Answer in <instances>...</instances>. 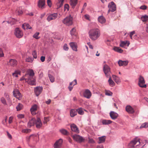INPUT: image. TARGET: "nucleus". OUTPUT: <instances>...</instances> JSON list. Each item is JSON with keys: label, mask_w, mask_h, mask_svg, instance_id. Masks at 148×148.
I'll use <instances>...</instances> for the list:
<instances>
[{"label": "nucleus", "mask_w": 148, "mask_h": 148, "mask_svg": "<svg viewBox=\"0 0 148 148\" xmlns=\"http://www.w3.org/2000/svg\"><path fill=\"white\" fill-rule=\"evenodd\" d=\"M57 13H54L49 14L47 18V21L49 22L50 21L55 19L58 17Z\"/></svg>", "instance_id": "10"}, {"label": "nucleus", "mask_w": 148, "mask_h": 148, "mask_svg": "<svg viewBox=\"0 0 148 148\" xmlns=\"http://www.w3.org/2000/svg\"><path fill=\"white\" fill-rule=\"evenodd\" d=\"M32 55L34 58L36 59L37 58L36 52V51L34 50L32 52Z\"/></svg>", "instance_id": "46"}, {"label": "nucleus", "mask_w": 148, "mask_h": 148, "mask_svg": "<svg viewBox=\"0 0 148 148\" xmlns=\"http://www.w3.org/2000/svg\"><path fill=\"white\" fill-rule=\"evenodd\" d=\"M14 34L16 37L18 38H21L23 36V32L18 28H16L15 29Z\"/></svg>", "instance_id": "6"}, {"label": "nucleus", "mask_w": 148, "mask_h": 148, "mask_svg": "<svg viewBox=\"0 0 148 148\" xmlns=\"http://www.w3.org/2000/svg\"><path fill=\"white\" fill-rule=\"evenodd\" d=\"M126 110L130 114H133L134 112L133 108L130 106H127L126 107Z\"/></svg>", "instance_id": "21"}, {"label": "nucleus", "mask_w": 148, "mask_h": 148, "mask_svg": "<svg viewBox=\"0 0 148 148\" xmlns=\"http://www.w3.org/2000/svg\"><path fill=\"white\" fill-rule=\"evenodd\" d=\"M64 49L66 51H67L69 50V47H68L67 45L66 44H65L63 46Z\"/></svg>", "instance_id": "51"}, {"label": "nucleus", "mask_w": 148, "mask_h": 148, "mask_svg": "<svg viewBox=\"0 0 148 148\" xmlns=\"http://www.w3.org/2000/svg\"><path fill=\"white\" fill-rule=\"evenodd\" d=\"M103 71L107 77H109L110 75V69L109 66L106 64H105L103 66Z\"/></svg>", "instance_id": "5"}, {"label": "nucleus", "mask_w": 148, "mask_h": 148, "mask_svg": "<svg viewBox=\"0 0 148 148\" xmlns=\"http://www.w3.org/2000/svg\"><path fill=\"white\" fill-rule=\"evenodd\" d=\"M62 22L67 26L71 25L73 24V18L71 16L66 17L63 20Z\"/></svg>", "instance_id": "3"}, {"label": "nucleus", "mask_w": 148, "mask_h": 148, "mask_svg": "<svg viewBox=\"0 0 148 148\" xmlns=\"http://www.w3.org/2000/svg\"><path fill=\"white\" fill-rule=\"evenodd\" d=\"M14 96L18 100H20L22 97V95L19 91L15 89L13 91Z\"/></svg>", "instance_id": "11"}, {"label": "nucleus", "mask_w": 148, "mask_h": 148, "mask_svg": "<svg viewBox=\"0 0 148 148\" xmlns=\"http://www.w3.org/2000/svg\"><path fill=\"white\" fill-rule=\"evenodd\" d=\"M77 0H70V4L72 8H74L77 3Z\"/></svg>", "instance_id": "29"}, {"label": "nucleus", "mask_w": 148, "mask_h": 148, "mask_svg": "<svg viewBox=\"0 0 148 148\" xmlns=\"http://www.w3.org/2000/svg\"><path fill=\"white\" fill-rule=\"evenodd\" d=\"M63 142V140L60 139L56 141L54 145V148H60Z\"/></svg>", "instance_id": "12"}, {"label": "nucleus", "mask_w": 148, "mask_h": 148, "mask_svg": "<svg viewBox=\"0 0 148 148\" xmlns=\"http://www.w3.org/2000/svg\"><path fill=\"white\" fill-rule=\"evenodd\" d=\"M3 56L4 54L2 49L1 48H0V57H3Z\"/></svg>", "instance_id": "63"}, {"label": "nucleus", "mask_w": 148, "mask_h": 148, "mask_svg": "<svg viewBox=\"0 0 148 148\" xmlns=\"http://www.w3.org/2000/svg\"><path fill=\"white\" fill-rule=\"evenodd\" d=\"M64 0H60L59 1V3H60L59 7H61L63 5Z\"/></svg>", "instance_id": "61"}, {"label": "nucleus", "mask_w": 148, "mask_h": 148, "mask_svg": "<svg viewBox=\"0 0 148 148\" xmlns=\"http://www.w3.org/2000/svg\"><path fill=\"white\" fill-rule=\"evenodd\" d=\"M141 20L143 22L148 21V16L147 15H145L141 16Z\"/></svg>", "instance_id": "34"}, {"label": "nucleus", "mask_w": 148, "mask_h": 148, "mask_svg": "<svg viewBox=\"0 0 148 148\" xmlns=\"http://www.w3.org/2000/svg\"><path fill=\"white\" fill-rule=\"evenodd\" d=\"M83 96L89 99L92 96V93L89 90L86 89L84 90L83 93Z\"/></svg>", "instance_id": "8"}, {"label": "nucleus", "mask_w": 148, "mask_h": 148, "mask_svg": "<svg viewBox=\"0 0 148 148\" xmlns=\"http://www.w3.org/2000/svg\"><path fill=\"white\" fill-rule=\"evenodd\" d=\"M42 88L41 87H37L34 88L35 93L37 96H38L42 92Z\"/></svg>", "instance_id": "13"}, {"label": "nucleus", "mask_w": 148, "mask_h": 148, "mask_svg": "<svg viewBox=\"0 0 148 148\" xmlns=\"http://www.w3.org/2000/svg\"><path fill=\"white\" fill-rule=\"evenodd\" d=\"M37 105L35 104L30 109V111L32 114L34 115L36 114V111L37 110Z\"/></svg>", "instance_id": "18"}, {"label": "nucleus", "mask_w": 148, "mask_h": 148, "mask_svg": "<svg viewBox=\"0 0 148 148\" xmlns=\"http://www.w3.org/2000/svg\"><path fill=\"white\" fill-rule=\"evenodd\" d=\"M108 7L109 8V10H108V13H109L110 11L113 12L116 10V5L113 1L111 2L109 4Z\"/></svg>", "instance_id": "9"}, {"label": "nucleus", "mask_w": 148, "mask_h": 148, "mask_svg": "<svg viewBox=\"0 0 148 148\" xmlns=\"http://www.w3.org/2000/svg\"><path fill=\"white\" fill-rule=\"evenodd\" d=\"M140 143L139 139L138 138H135L129 143V148H137V147L140 145Z\"/></svg>", "instance_id": "2"}, {"label": "nucleus", "mask_w": 148, "mask_h": 148, "mask_svg": "<svg viewBox=\"0 0 148 148\" xmlns=\"http://www.w3.org/2000/svg\"><path fill=\"white\" fill-rule=\"evenodd\" d=\"M84 109L82 108H79L77 109V112L80 115H83L84 114Z\"/></svg>", "instance_id": "36"}, {"label": "nucleus", "mask_w": 148, "mask_h": 148, "mask_svg": "<svg viewBox=\"0 0 148 148\" xmlns=\"http://www.w3.org/2000/svg\"><path fill=\"white\" fill-rule=\"evenodd\" d=\"M4 96L6 98L7 100L8 101H9L10 99V98L8 93L7 92L5 93Z\"/></svg>", "instance_id": "49"}, {"label": "nucleus", "mask_w": 148, "mask_h": 148, "mask_svg": "<svg viewBox=\"0 0 148 148\" xmlns=\"http://www.w3.org/2000/svg\"><path fill=\"white\" fill-rule=\"evenodd\" d=\"M18 118L22 119L24 117V115L23 114H19L17 115Z\"/></svg>", "instance_id": "64"}, {"label": "nucleus", "mask_w": 148, "mask_h": 148, "mask_svg": "<svg viewBox=\"0 0 148 148\" xmlns=\"http://www.w3.org/2000/svg\"><path fill=\"white\" fill-rule=\"evenodd\" d=\"M90 38L92 40H95L97 39L100 35L99 30L98 28L91 29L88 32Z\"/></svg>", "instance_id": "1"}, {"label": "nucleus", "mask_w": 148, "mask_h": 148, "mask_svg": "<svg viewBox=\"0 0 148 148\" xmlns=\"http://www.w3.org/2000/svg\"><path fill=\"white\" fill-rule=\"evenodd\" d=\"M69 45L73 50L75 51H77V46L76 43L74 42H71L70 43Z\"/></svg>", "instance_id": "23"}, {"label": "nucleus", "mask_w": 148, "mask_h": 148, "mask_svg": "<svg viewBox=\"0 0 148 148\" xmlns=\"http://www.w3.org/2000/svg\"><path fill=\"white\" fill-rule=\"evenodd\" d=\"M69 5L68 4H66L64 6V10H67V11L69 10Z\"/></svg>", "instance_id": "54"}, {"label": "nucleus", "mask_w": 148, "mask_h": 148, "mask_svg": "<svg viewBox=\"0 0 148 148\" xmlns=\"http://www.w3.org/2000/svg\"><path fill=\"white\" fill-rule=\"evenodd\" d=\"M135 33V32L134 31H132L130 32V38L132 39V36Z\"/></svg>", "instance_id": "59"}, {"label": "nucleus", "mask_w": 148, "mask_h": 148, "mask_svg": "<svg viewBox=\"0 0 148 148\" xmlns=\"http://www.w3.org/2000/svg\"><path fill=\"white\" fill-rule=\"evenodd\" d=\"M88 143H94L95 142L92 139L89 138Z\"/></svg>", "instance_id": "60"}, {"label": "nucleus", "mask_w": 148, "mask_h": 148, "mask_svg": "<svg viewBox=\"0 0 148 148\" xmlns=\"http://www.w3.org/2000/svg\"><path fill=\"white\" fill-rule=\"evenodd\" d=\"M0 100L2 103L4 105H7L6 100L4 97H1L0 99Z\"/></svg>", "instance_id": "44"}, {"label": "nucleus", "mask_w": 148, "mask_h": 148, "mask_svg": "<svg viewBox=\"0 0 148 148\" xmlns=\"http://www.w3.org/2000/svg\"><path fill=\"white\" fill-rule=\"evenodd\" d=\"M39 34V32H36L33 35V37L36 39H38L40 38V37L38 36Z\"/></svg>", "instance_id": "45"}, {"label": "nucleus", "mask_w": 148, "mask_h": 148, "mask_svg": "<svg viewBox=\"0 0 148 148\" xmlns=\"http://www.w3.org/2000/svg\"><path fill=\"white\" fill-rule=\"evenodd\" d=\"M105 94L106 95L108 96H112V93L110 91H106Z\"/></svg>", "instance_id": "55"}, {"label": "nucleus", "mask_w": 148, "mask_h": 148, "mask_svg": "<svg viewBox=\"0 0 148 148\" xmlns=\"http://www.w3.org/2000/svg\"><path fill=\"white\" fill-rule=\"evenodd\" d=\"M72 137L74 140L79 143H82L84 140L82 137L77 134L74 135Z\"/></svg>", "instance_id": "7"}, {"label": "nucleus", "mask_w": 148, "mask_h": 148, "mask_svg": "<svg viewBox=\"0 0 148 148\" xmlns=\"http://www.w3.org/2000/svg\"><path fill=\"white\" fill-rule=\"evenodd\" d=\"M112 121L110 120H103L102 121V123L103 125H108L111 123Z\"/></svg>", "instance_id": "38"}, {"label": "nucleus", "mask_w": 148, "mask_h": 148, "mask_svg": "<svg viewBox=\"0 0 148 148\" xmlns=\"http://www.w3.org/2000/svg\"><path fill=\"white\" fill-rule=\"evenodd\" d=\"M48 76L50 81L52 83L54 82L55 80L54 77L52 75L49 74V73H48Z\"/></svg>", "instance_id": "41"}, {"label": "nucleus", "mask_w": 148, "mask_h": 148, "mask_svg": "<svg viewBox=\"0 0 148 148\" xmlns=\"http://www.w3.org/2000/svg\"><path fill=\"white\" fill-rule=\"evenodd\" d=\"M99 22L101 23H105L106 22V19L104 17L102 16H99L98 18Z\"/></svg>", "instance_id": "28"}, {"label": "nucleus", "mask_w": 148, "mask_h": 148, "mask_svg": "<svg viewBox=\"0 0 148 148\" xmlns=\"http://www.w3.org/2000/svg\"><path fill=\"white\" fill-rule=\"evenodd\" d=\"M49 121V117H45L44 118V121L43 123L44 124H46Z\"/></svg>", "instance_id": "52"}, {"label": "nucleus", "mask_w": 148, "mask_h": 148, "mask_svg": "<svg viewBox=\"0 0 148 148\" xmlns=\"http://www.w3.org/2000/svg\"><path fill=\"white\" fill-rule=\"evenodd\" d=\"M25 78L27 79H25V82H28L29 81V80H31L32 79V78L29 77V76H25Z\"/></svg>", "instance_id": "53"}, {"label": "nucleus", "mask_w": 148, "mask_h": 148, "mask_svg": "<svg viewBox=\"0 0 148 148\" xmlns=\"http://www.w3.org/2000/svg\"><path fill=\"white\" fill-rule=\"evenodd\" d=\"M128 63V61L127 60L122 61L119 60L118 62V64L119 66H125L127 65Z\"/></svg>", "instance_id": "17"}, {"label": "nucleus", "mask_w": 148, "mask_h": 148, "mask_svg": "<svg viewBox=\"0 0 148 148\" xmlns=\"http://www.w3.org/2000/svg\"><path fill=\"white\" fill-rule=\"evenodd\" d=\"M35 124L37 128H40L41 127L42 124L40 118H37L36 119Z\"/></svg>", "instance_id": "15"}, {"label": "nucleus", "mask_w": 148, "mask_h": 148, "mask_svg": "<svg viewBox=\"0 0 148 148\" xmlns=\"http://www.w3.org/2000/svg\"><path fill=\"white\" fill-rule=\"evenodd\" d=\"M70 33L72 36H76V30L75 28H73L70 31Z\"/></svg>", "instance_id": "40"}, {"label": "nucleus", "mask_w": 148, "mask_h": 148, "mask_svg": "<svg viewBox=\"0 0 148 148\" xmlns=\"http://www.w3.org/2000/svg\"><path fill=\"white\" fill-rule=\"evenodd\" d=\"M77 109H72L70 110V116L71 117H73L77 114Z\"/></svg>", "instance_id": "26"}, {"label": "nucleus", "mask_w": 148, "mask_h": 148, "mask_svg": "<svg viewBox=\"0 0 148 148\" xmlns=\"http://www.w3.org/2000/svg\"><path fill=\"white\" fill-rule=\"evenodd\" d=\"M130 44V42L128 41H123L121 42L120 46L122 47H124L126 46L128 47Z\"/></svg>", "instance_id": "27"}, {"label": "nucleus", "mask_w": 148, "mask_h": 148, "mask_svg": "<svg viewBox=\"0 0 148 148\" xmlns=\"http://www.w3.org/2000/svg\"><path fill=\"white\" fill-rule=\"evenodd\" d=\"M47 4L48 6L51 7L52 6V3L51 0H47Z\"/></svg>", "instance_id": "56"}, {"label": "nucleus", "mask_w": 148, "mask_h": 148, "mask_svg": "<svg viewBox=\"0 0 148 148\" xmlns=\"http://www.w3.org/2000/svg\"><path fill=\"white\" fill-rule=\"evenodd\" d=\"M147 6L145 5H143L141 6L140 8L141 9L143 10H145L147 9Z\"/></svg>", "instance_id": "57"}, {"label": "nucleus", "mask_w": 148, "mask_h": 148, "mask_svg": "<svg viewBox=\"0 0 148 148\" xmlns=\"http://www.w3.org/2000/svg\"><path fill=\"white\" fill-rule=\"evenodd\" d=\"M29 84L31 85H35L36 84V79L34 78H32V79L29 80Z\"/></svg>", "instance_id": "33"}, {"label": "nucleus", "mask_w": 148, "mask_h": 148, "mask_svg": "<svg viewBox=\"0 0 148 148\" xmlns=\"http://www.w3.org/2000/svg\"><path fill=\"white\" fill-rule=\"evenodd\" d=\"M17 12H18V14L19 15H21L23 13V12L21 10V8L20 7L19 8V10H17Z\"/></svg>", "instance_id": "50"}, {"label": "nucleus", "mask_w": 148, "mask_h": 148, "mask_svg": "<svg viewBox=\"0 0 148 148\" xmlns=\"http://www.w3.org/2000/svg\"><path fill=\"white\" fill-rule=\"evenodd\" d=\"M109 77V78L108 80L109 84L110 86H113L115 85V83L112 79L111 77L110 76Z\"/></svg>", "instance_id": "37"}, {"label": "nucleus", "mask_w": 148, "mask_h": 148, "mask_svg": "<svg viewBox=\"0 0 148 148\" xmlns=\"http://www.w3.org/2000/svg\"><path fill=\"white\" fill-rule=\"evenodd\" d=\"M36 120V119L34 118H32L30 120L28 123V127H30L33 126L35 124Z\"/></svg>", "instance_id": "19"}, {"label": "nucleus", "mask_w": 148, "mask_h": 148, "mask_svg": "<svg viewBox=\"0 0 148 148\" xmlns=\"http://www.w3.org/2000/svg\"><path fill=\"white\" fill-rule=\"evenodd\" d=\"M60 132L62 134L66 135L69 134L68 132L65 129H62L60 130Z\"/></svg>", "instance_id": "35"}, {"label": "nucleus", "mask_w": 148, "mask_h": 148, "mask_svg": "<svg viewBox=\"0 0 148 148\" xmlns=\"http://www.w3.org/2000/svg\"><path fill=\"white\" fill-rule=\"evenodd\" d=\"M34 72L32 69L29 70L28 73L25 74V76H29L32 78H34Z\"/></svg>", "instance_id": "24"}, {"label": "nucleus", "mask_w": 148, "mask_h": 148, "mask_svg": "<svg viewBox=\"0 0 148 148\" xmlns=\"http://www.w3.org/2000/svg\"><path fill=\"white\" fill-rule=\"evenodd\" d=\"M21 71L17 69L15 71L14 73H12V75L14 77H18V75H21Z\"/></svg>", "instance_id": "25"}, {"label": "nucleus", "mask_w": 148, "mask_h": 148, "mask_svg": "<svg viewBox=\"0 0 148 148\" xmlns=\"http://www.w3.org/2000/svg\"><path fill=\"white\" fill-rule=\"evenodd\" d=\"M23 108V105L20 103H18V105L16 107V108L17 109V110L18 111L20 110H21Z\"/></svg>", "instance_id": "42"}, {"label": "nucleus", "mask_w": 148, "mask_h": 148, "mask_svg": "<svg viewBox=\"0 0 148 148\" xmlns=\"http://www.w3.org/2000/svg\"><path fill=\"white\" fill-rule=\"evenodd\" d=\"M13 117L12 116H10L9 117L8 123L9 124L11 123L12 122Z\"/></svg>", "instance_id": "62"}, {"label": "nucleus", "mask_w": 148, "mask_h": 148, "mask_svg": "<svg viewBox=\"0 0 148 148\" xmlns=\"http://www.w3.org/2000/svg\"><path fill=\"white\" fill-rule=\"evenodd\" d=\"M112 77L113 80L117 84H118L120 82L121 80L119 77L114 75H113Z\"/></svg>", "instance_id": "30"}, {"label": "nucleus", "mask_w": 148, "mask_h": 148, "mask_svg": "<svg viewBox=\"0 0 148 148\" xmlns=\"http://www.w3.org/2000/svg\"><path fill=\"white\" fill-rule=\"evenodd\" d=\"M148 127V122L142 124L140 127V128Z\"/></svg>", "instance_id": "43"}, {"label": "nucleus", "mask_w": 148, "mask_h": 148, "mask_svg": "<svg viewBox=\"0 0 148 148\" xmlns=\"http://www.w3.org/2000/svg\"><path fill=\"white\" fill-rule=\"evenodd\" d=\"M71 129L72 131L75 132L77 133L79 132V130L77 128V126L74 124H71Z\"/></svg>", "instance_id": "20"}, {"label": "nucleus", "mask_w": 148, "mask_h": 148, "mask_svg": "<svg viewBox=\"0 0 148 148\" xmlns=\"http://www.w3.org/2000/svg\"><path fill=\"white\" fill-rule=\"evenodd\" d=\"M113 49L114 51L119 53H122L123 52V51L119 47H115Z\"/></svg>", "instance_id": "39"}, {"label": "nucleus", "mask_w": 148, "mask_h": 148, "mask_svg": "<svg viewBox=\"0 0 148 148\" xmlns=\"http://www.w3.org/2000/svg\"><path fill=\"white\" fill-rule=\"evenodd\" d=\"M110 115L112 119L115 120L117 118L118 114L114 112L111 111L110 113Z\"/></svg>", "instance_id": "16"}, {"label": "nucleus", "mask_w": 148, "mask_h": 148, "mask_svg": "<svg viewBox=\"0 0 148 148\" xmlns=\"http://www.w3.org/2000/svg\"><path fill=\"white\" fill-rule=\"evenodd\" d=\"M31 130L29 129H23L22 131V132L23 133H27L30 132H31Z\"/></svg>", "instance_id": "47"}, {"label": "nucleus", "mask_w": 148, "mask_h": 148, "mask_svg": "<svg viewBox=\"0 0 148 148\" xmlns=\"http://www.w3.org/2000/svg\"><path fill=\"white\" fill-rule=\"evenodd\" d=\"M77 84V80L76 79H75L73 82H71L70 84V85H72L73 84V85H75Z\"/></svg>", "instance_id": "58"}, {"label": "nucleus", "mask_w": 148, "mask_h": 148, "mask_svg": "<svg viewBox=\"0 0 148 148\" xmlns=\"http://www.w3.org/2000/svg\"><path fill=\"white\" fill-rule=\"evenodd\" d=\"M106 137L105 136H103L99 138L98 143L99 144L104 143L106 140Z\"/></svg>", "instance_id": "31"}, {"label": "nucleus", "mask_w": 148, "mask_h": 148, "mask_svg": "<svg viewBox=\"0 0 148 148\" xmlns=\"http://www.w3.org/2000/svg\"><path fill=\"white\" fill-rule=\"evenodd\" d=\"M33 60V59L32 57H29L26 59V62H32Z\"/></svg>", "instance_id": "48"}, {"label": "nucleus", "mask_w": 148, "mask_h": 148, "mask_svg": "<svg viewBox=\"0 0 148 148\" xmlns=\"http://www.w3.org/2000/svg\"><path fill=\"white\" fill-rule=\"evenodd\" d=\"M145 83V81L144 77L140 75L138 78V85L140 87L145 88L147 87V85Z\"/></svg>", "instance_id": "4"}, {"label": "nucleus", "mask_w": 148, "mask_h": 148, "mask_svg": "<svg viewBox=\"0 0 148 148\" xmlns=\"http://www.w3.org/2000/svg\"><path fill=\"white\" fill-rule=\"evenodd\" d=\"M45 0H38V6L39 8L43 9L45 8Z\"/></svg>", "instance_id": "14"}, {"label": "nucleus", "mask_w": 148, "mask_h": 148, "mask_svg": "<svg viewBox=\"0 0 148 148\" xmlns=\"http://www.w3.org/2000/svg\"><path fill=\"white\" fill-rule=\"evenodd\" d=\"M22 28L24 29H31L32 27L28 23H24L22 25Z\"/></svg>", "instance_id": "32"}, {"label": "nucleus", "mask_w": 148, "mask_h": 148, "mask_svg": "<svg viewBox=\"0 0 148 148\" xmlns=\"http://www.w3.org/2000/svg\"><path fill=\"white\" fill-rule=\"evenodd\" d=\"M17 64V61L15 60L10 59L8 63V64L13 66H16Z\"/></svg>", "instance_id": "22"}]
</instances>
